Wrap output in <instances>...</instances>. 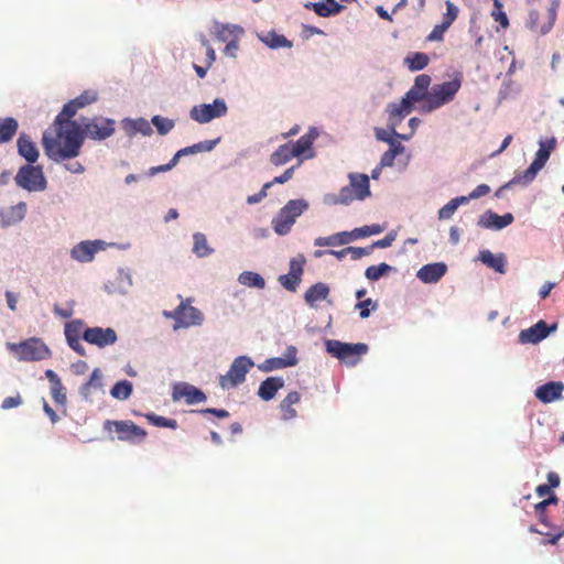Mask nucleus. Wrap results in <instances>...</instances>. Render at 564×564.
Segmentation results:
<instances>
[{
    "label": "nucleus",
    "mask_w": 564,
    "mask_h": 564,
    "mask_svg": "<svg viewBox=\"0 0 564 564\" xmlns=\"http://www.w3.org/2000/svg\"><path fill=\"white\" fill-rule=\"evenodd\" d=\"M279 281L283 285V288H285L286 290L292 291V292H294L296 290V288L299 286V284L301 282L300 279H297L295 276H291L290 273L281 275L279 278Z\"/></svg>",
    "instance_id": "6e6d98bb"
},
{
    "label": "nucleus",
    "mask_w": 564,
    "mask_h": 564,
    "mask_svg": "<svg viewBox=\"0 0 564 564\" xmlns=\"http://www.w3.org/2000/svg\"><path fill=\"white\" fill-rule=\"evenodd\" d=\"M83 339L90 345L104 348L117 341V334L115 329L110 327H90L84 330Z\"/></svg>",
    "instance_id": "2eb2a0df"
},
{
    "label": "nucleus",
    "mask_w": 564,
    "mask_h": 564,
    "mask_svg": "<svg viewBox=\"0 0 564 564\" xmlns=\"http://www.w3.org/2000/svg\"><path fill=\"white\" fill-rule=\"evenodd\" d=\"M132 393V384L128 380L117 382L110 390L115 399L127 400Z\"/></svg>",
    "instance_id": "37998d69"
},
{
    "label": "nucleus",
    "mask_w": 564,
    "mask_h": 564,
    "mask_svg": "<svg viewBox=\"0 0 564 564\" xmlns=\"http://www.w3.org/2000/svg\"><path fill=\"white\" fill-rule=\"evenodd\" d=\"M85 138L93 140H105L115 132V120L108 118H94L82 126Z\"/></svg>",
    "instance_id": "ddd939ff"
},
{
    "label": "nucleus",
    "mask_w": 564,
    "mask_h": 564,
    "mask_svg": "<svg viewBox=\"0 0 564 564\" xmlns=\"http://www.w3.org/2000/svg\"><path fill=\"white\" fill-rule=\"evenodd\" d=\"M104 429L108 432L115 431L117 438L131 444L143 442L148 435L147 431L130 420L112 421L106 420Z\"/></svg>",
    "instance_id": "39448f33"
},
{
    "label": "nucleus",
    "mask_w": 564,
    "mask_h": 564,
    "mask_svg": "<svg viewBox=\"0 0 564 564\" xmlns=\"http://www.w3.org/2000/svg\"><path fill=\"white\" fill-rule=\"evenodd\" d=\"M15 182L20 187L30 192L44 191L46 187V180L42 167L32 164L20 167L15 175Z\"/></svg>",
    "instance_id": "0eeeda50"
},
{
    "label": "nucleus",
    "mask_w": 564,
    "mask_h": 564,
    "mask_svg": "<svg viewBox=\"0 0 564 564\" xmlns=\"http://www.w3.org/2000/svg\"><path fill=\"white\" fill-rule=\"evenodd\" d=\"M448 29L443 25L442 23L441 24H436L433 30L431 31V33L426 36V40L429 42H440V41H443L444 39V34L445 32L447 31Z\"/></svg>",
    "instance_id": "13d9d810"
},
{
    "label": "nucleus",
    "mask_w": 564,
    "mask_h": 564,
    "mask_svg": "<svg viewBox=\"0 0 564 564\" xmlns=\"http://www.w3.org/2000/svg\"><path fill=\"white\" fill-rule=\"evenodd\" d=\"M404 63L408 68L412 72L421 70L425 68L430 63V57L425 53L416 52L409 54L404 58Z\"/></svg>",
    "instance_id": "e433bc0d"
},
{
    "label": "nucleus",
    "mask_w": 564,
    "mask_h": 564,
    "mask_svg": "<svg viewBox=\"0 0 564 564\" xmlns=\"http://www.w3.org/2000/svg\"><path fill=\"white\" fill-rule=\"evenodd\" d=\"M177 162H178V159L174 154V156L172 158V160L167 164H163V165H158V166L151 167L149 170V175L150 176H154L158 173L170 171L171 169H173L177 164Z\"/></svg>",
    "instance_id": "69168bd1"
},
{
    "label": "nucleus",
    "mask_w": 564,
    "mask_h": 564,
    "mask_svg": "<svg viewBox=\"0 0 564 564\" xmlns=\"http://www.w3.org/2000/svg\"><path fill=\"white\" fill-rule=\"evenodd\" d=\"M479 260L496 272L506 273L507 259L503 253L494 254L489 250H482L479 252Z\"/></svg>",
    "instance_id": "cd10ccee"
},
{
    "label": "nucleus",
    "mask_w": 564,
    "mask_h": 564,
    "mask_svg": "<svg viewBox=\"0 0 564 564\" xmlns=\"http://www.w3.org/2000/svg\"><path fill=\"white\" fill-rule=\"evenodd\" d=\"M252 367L253 361L249 357H237L232 361L228 372L225 376L220 377L219 383L221 388L230 389L242 383L246 380V375Z\"/></svg>",
    "instance_id": "6e6552de"
},
{
    "label": "nucleus",
    "mask_w": 564,
    "mask_h": 564,
    "mask_svg": "<svg viewBox=\"0 0 564 564\" xmlns=\"http://www.w3.org/2000/svg\"><path fill=\"white\" fill-rule=\"evenodd\" d=\"M514 217L511 213L500 216L492 210H486L478 219V226L486 229L501 230L511 225Z\"/></svg>",
    "instance_id": "a211bd4d"
},
{
    "label": "nucleus",
    "mask_w": 564,
    "mask_h": 564,
    "mask_svg": "<svg viewBox=\"0 0 564 564\" xmlns=\"http://www.w3.org/2000/svg\"><path fill=\"white\" fill-rule=\"evenodd\" d=\"M145 419L149 423L158 427H169L175 430L177 427V421L174 419H167L155 413L145 414Z\"/></svg>",
    "instance_id": "c03bdc74"
},
{
    "label": "nucleus",
    "mask_w": 564,
    "mask_h": 564,
    "mask_svg": "<svg viewBox=\"0 0 564 564\" xmlns=\"http://www.w3.org/2000/svg\"><path fill=\"white\" fill-rule=\"evenodd\" d=\"M349 185L355 192L357 199L362 200L370 196L369 177L366 174H349Z\"/></svg>",
    "instance_id": "7c9ffc66"
},
{
    "label": "nucleus",
    "mask_w": 564,
    "mask_h": 564,
    "mask_svg": "<svg viewBox=\"0 0 564 564\" xmlns=\"http://www.w3.org/2000/svg\"><path fill=\"white\" fill-rule=\"evenodd\" d=\"M84 322L80 319H74L65 324V337L68 346L80 356H85L86 351L84 346L80 344V337L84 334Z\"/></svg>",
    "instance_id": "f3484780"
},
{
    "label": "nucleus",
    "mask_w": 564,
    "mask_h": 564,
    "mask_svg": "<svg viewBox=\"0 0 564 564\" xmlns=\"http://www.w3.org/2000/svg\"><path fill=\"white\" fill-rule=\"evenodd\" d=\"M228 107L224 99L216 98L212 104H202L191 109V118L198 123H207L216 118L226 116Z\"/></svg>",
    "instance_id": "1a4fd4ad"
},
{
    "label": "nucleus",
    "mask_w": 564,
    "mask_h": 564,
    "mask_svg": "<svg viewBox=\"0 0 564 564\" xmlns=\"http://www.w3.org/2000/svg\"><path fill=\"white\" fill-rule=\"evenodd\" d=\"M152 123L156 128L158 132L162 135L169 133L174 128V121L161 116H154Z\"/></svg>",
    "instance_id": "49530a36"
},
{
    "label": "nucleus",
    "mask_w": 564,
    "mask_h": 564,
    "mask_svg": "<svg viewBox=\"0 0 564 564\" xmlns=\"http://www.w3.org/2000/svg\"><path fill=\"white\" fill-rule=\"evenodd\" d=\"M431 84V77L426 74H421L416 76L414 79V85L412 86L416 90H421V93H427V88Z\"/></svg>",
    "instance_id": "052dcab7"
},
{
    "label": "nucleus",
    "mask_w": 564,
    "mask_h": 564,
    "mask_svg": "<svg viewBox=\"0 0 564 564\" xmlns=\"http://www.w3.org/2000/svg\"><path fill=\"white\" fill-rule=\"evenodd\" d=\"M354 199H357V196H355V192L350 185L344 186L337 196L333 198L334 204H343L348 205Z\"/></svg>",
    "instance_id": "de8ad7c7"
},
{
    "label": "nucleus",
    "mask_w": 564,
    "mask_h": 564,
    "mask_svg": "<svg viewBox=\"0 0 564 564\" xmlns=\"http://www.w3.org/2000/svg\"><path fill=\"white\" fill-rule=\"evenodd\" d=\"M18 152L30 164H33L39 159V150L32 139L25 134L21 133L17 141Z\"/></svg>",
    "instance_id": "393cba45"
},
{
    "label": "nucleus",
    "mask_w": 564,
    "mask_h": 564,
    "mask_svg": "<svg viewBox=\"0 0 564 564\" xmlns=\"http://www.w3.org/2000/svg\"><path fill=\"white\" fill-rule=\"evenodd\" d=\"M301 400V395L297 391H292L288 393V395L280 403V411L282 419L284 421L292 420L296 417L297 413L293 408L294 404H297Z\"/></svg>",
    "instance_id": "2f4dec72"
},
{
    "label": "nucleus",
    "mask_w": 564,
    "mask_h": 564,
    "mask_svg": "<svg viewBox=\"0 0 564 564\" xmlns=\"http://www.w3.org/2000/svg\"><path fill=\"white\" fill-rule=\"evenodd\" d=\"M392 270H393V268L391 265H389L388 263L382 262V263H380L378 265H370V267H368L366 269V271H365V276L369 281H378L382 276H384L388 273H390Z\"/></svg>",
    "instance_id": "79ce46f5"
},
{
    "label": "nucleus",
    "mask_w": 564,
    "mask_h": 564,
    "mask_svg": "<svg viewBox=\"0 0 564 564\" xmlns=\"http://www.w3.org/2000/svg\"><path fill=\"white\" fill-rule=\"evenodd\" d=\"M348 254L352 260L361 259L362 257L371 253V248L368 247H347Z\"/></svg>",
    "instance_id": "680f3d73"
},
{
    "label": "nucleus",
    "mask_w": 564,
    "mask_h": 564,
    "mask_svg": "<svg viewBox=\"0 0 564 564\" xmlns=\"http://www.w3.org/2000/svg\"><path fill=\"white\" fill-rule=\"evenodd\" d=\"M262 42L271 48L292 47V42L284 35L275 32H269L265 36L261 37Z\"/></svg>",
    "instance_id": "a19ab883"
},
{
    "label": "nucleus",
    "mask_w": 564,
    "mask_h": 564,
    "mask_svg": "<svg viewBox=\"0 0 564 564\" xmlns=\"http://www.w3.org/2000/svg\"><path fill=\"white\" fill-rule=\"evenodd\" d=\"M564 383L562 381H550L536 388L534 395L542 403H552L562 398Z\"/></svg>",
    "instance_id": "5701e85b"
},
{
    "label": "nucleus",
    "mask_w": 564,
    "mask_h": 564,
    "mask_svg": "<svg viewBox=\"0 0 564 564\" xmlns=\"http://www.w3.org/2000/svg\"><path fill=\"white\" fill-rule=\"evenodd\" d=\"M101 379H102V376H101L100 370L98 368L94 369V371L91 372V375L89 377V380L86 383H84L80 388L82 395L85 399H88L94 390L100 389L102 386Z\"/></svg>",
    "instance_id": "58836bf2"
},
{
    "label": "nucleus",
    "mask_w": 564,
    "mask_h": 564,
    "mask_svg": "<svg viewBox=\"0 0 564 564\" xmlns=\"http://www.w3.org/2000/svg\"><path fill=\"white\" fill-rule=\"evenodd\" d=\"M21 404H22V398H21L20 393H17L15 395L7 397L6 399H3L2 403H1V409L10 410V409L17 408Z\"/></svg>",
    "instance_id": "774afa93"
},
{
    "label": "nucleus",
    "mask_w": 564,
    "mask_h": 564,
    "mask_svg": "<svg viewBox=\"0 0 564 564\" xmlns=\"http://www.w3.org/2000/svg\"><path fill=\"white\" fill-rule=\"evenodd\" d=\"M238 281L240 284L248 288L263 289L265 286L264 279L257 272L243 271L239 274Z\"/></svg>",
    "instance_id": "4c0bfd02"
},
{
    "label": "nucleus",
    "mask_w": 564,
    "mask_h": 564,
    "mask_svg": "<svg viewBox=\"0 0 564 564\" xmlns=\"http://www.w3.org/2000/svg\"><path fill=\"white\" fill-rule=\"evenodd\" d=\"M447 267L443 262L429 263L423 265L416 276L424 283H436L446 273Z\"/></svg>",
    "instance_id": "b1692460"
},
{
    "label": "nucleus",
    "mask_w": 564,
    "mask_h": 564,
    "mask_svg": "<svg viewBox=\"0 0 564 564\" xmlns=\"http://www.w3.org/2000/svg\"><path fill=\"white\" fill-rule=\"evenodd\" d=\"M404 150L403 145L401 143H395L394 145H391L388 151H386L380 160V165L382 167L386 166H392L394 163V159L398 154L402 153Z\"/></svg>",
    "instance_id": "a18cd8bd"
},
{
    "label": "nucleus",
    "mask_w": 564,
    "mask_h": 564,
    "mask_svg": "<svg viewBox=\"0 0 564 564\" xmlns=\"http://www.w3.org/2000/svg\"><path fill=\"white\" fill-rule=\"evenodd\" d=\"M556 328L553 325L551 328L544 321H539L533 326L523 329L519 334V340L523 344H538L549 336V334Z\"/></svg>",
    "instance_id": "6ab92c4d"
},
{
    "label": "nucleus",
    "mask_w": 564,
    "mask_h": 564,
    "mask_svg": "<svg viewBox=\"0 0 564 564\" xmlns=\"http://www.w3.org/2000/svg\"><path fill=\"white\" fill-rule=\"evenodd\" d=\"M307 208L308 203L304 199L289 200L272 219L273 230L280 236L289 234L297 217H300Z\"/></svg>",
    "instance_id": "7ed1b4c3"
},
{
    "label": "nucleus",
    "mask_w": 564,
    "mask_h": 564,
    "mask_svg": "<svg viewBox=\"0 0 564 564\" xmlns=\"http://www.w3.org/2000/svg\"><path fill=\"white\" fill-rule=\"evenodd\" d=\"M296 352V348L294 346H290L286 349L284 358H269L263 364L259 365V369L264 372H269L276 369L293 367L297 364Z\"/></svg>",
    "instance_id": "4be33fe9"
},
{
    "label": "nucleus",
    "mask_w": 564,
    "mask_h": 564,
    "mask_svg": "<svg viewBox=\"0 0 564 564\" xmlns=\"http://www.w3.org/2000/svg\"><path fill=\"white\" fill-rule=\"evenodd\" d=\"M283 386H284V381L282 378L269 377L264 381L261 382L259 390H258V395L264 401H270L275 397L276 392L281 388H283Z\"/></svg>",
    "instance_id": "bb28decb"
},
{
    "label": "nucleus",
    "mask_w": 564,
    "mask_h": 564,
    "mask_svg": "<svg viewBox=\"0 0 564 564\" xmlns=\"http://www.w3.org/2000/svg\"><path fill=\"white\" fill-rule=\"evenodd\" d=\"M305 8L313 9L317 15L326 18L339 13L343 9V6L334 4V8H330L324 2H308L305 4Z\"/></svg>",
    "instance_id": "ea45409f"
},
{
    "label": "nucleus",
    "mask_w": 564,
    "mask_h": 564,
    "mask_svg": "<svg viewBox=\"0 0 564 564\" xmlns=\"http://www.w3.org/2000/svg\"><path fill=\"white\" fill-rule=\"evenodd\" d=\"M173 401L185 399L187 404H195L206 400L205 393L196 387L188 383H180L173 388Z\"/></svg>",
    "instance_id": "aec40b11"
},
{
    "label": "nucleus",
    "mask_w": 564,
    "mask_h": 564,
    "mask_svg": "<svg viewBox=\"0 0 564 564\" xmlns=\"http://www.w3.org/2000/svg\"><path fill=\"white\" fill-rule=\"evenodd\" d=\"M25 210H26L25 203H19L18 205L12 206L10 208L11 220L13 223L22 220L24 218Z\"/></svg>",
    "instance_id": "bf43d9fd"
},
{
    "label": "nucleus",
    "mask_w": 564,
    "mask_h": 564,
    "mask_svg": "<svg viewBox=\"0 0 564 564\" xmlns=\"http://www.w3.org/2000/svg\"><path fill=\"white\" fill-rule=\"evenodd\" d=\"M134 131L140 132L144 135L152 132L150 123L145 119H138L131 122Z\"/></svg>",
    "instance_id": "338daca9"
},
{
    "label": "nucleus",
    "mask_w": 564,
    "mask_h": 564,
    "mask_svg": "<svg viewBox=\"0 0 564 564\" xmlns=\"http://www.w3.org/2000/svg\"><path fill=\"white\" fill-rule=\"evenodd\" d=\"M458 17V8L451 1H446V12L443 14L442 24L447 29L454 23Z\"/></svg>",
    "instance_id": "8fccbe9b"
},
{
    "label": "nucleus",
    "mask_w": 564,
    "mask_h": 564,
    "mask_svg": "<svg viewBox=\"0 0 564 564\" xmlns=\"http://www.w3.org/2000/svg\"><path fill=\"white\" fill-rule=\"evenodd\" d=\"M294 171H295V166H291V167L286 169L281 175L275 176L272 181L267 182L265 184H271V187L274 184H284L293 177Z\"/></svg>",
    "instance_id": "0e129e2a"
},
{
    "label": "nucleus",
    "mask_w": 564,
    "mask_h": 564,
    "mask_svg": "<svg viewBox=\"0 0 564 564\" xmlns=\"http://www.w3.org/2000/svg\"><path fill=\"white\" fill-rule=\"evenodd\" d=\"M552 488L547 484H541L536 487L535 492L539 497L549 496L546 499L534 505V512L539 521L547 528H552L547 514H545V508L551 505H557L558 498L552 494Z\"/></svg>",
    "instance_id": "dca6fc26"
},
{
    "label": "nucleus",
    "mask_w": 564,
    "mask_h": 564,
    "mask_svg": "<svg viewBox=\"0 0 564 564\" xmlns=\"http://www.w3.org/2000/svg\"><path fill=\"white\" fill-rule=\"evenodd\" d=\"M381 231H382V228L379 225L364 226V227L355 229L357 239L362 238V237H368L371 235H377V234H380Z\"/></svg>",
    "instance_id": "4d7b16f0"
},
{
    "label": "nucleus",
    "mask_w": 564,
    "mask_h": 564,
    "mask_svg": "<svg viewBox=\"0 0 564 564\" xmlns=\"http://www.w3.org/2000/svg\"><path fill=\"white\" fill-rule=\"evenodd\" d=\"M217 142H218L217 140H207V141L198 142L194 145L186 147V148L178 150L175 153V155L180 160V158L183 155L195 154L198 152H209L215 148Z\"/></svg>",
    "instance_id": "c9c22d12"
},
{
    "label": "nucleus",
    "mask_w": 564,
    "mask_h": 564,
    "mask_svg": "<svg viewBox=\"0 0 564 564\" xmlns=\"http://www.w3.org/2000/svg\"><path fill=\"white\" fill-rule=\"evenodd\" d=\"M55 124L58 126L55 137L46 132L43 134L42 144L45 154L55 162L76 158L84 143L82 124L73 120Z\"/></svg>",
    "instance_id": "f257e3e1"
},
{
    "label": "nucleus",
    "mask_w": 564,
    "mask_h": 564,
    "mask_svg": "<svg viewBox=\"0 0 564 564\" xmlns=\"http://www.w3.org/2000/svg\"><path fill=\"white\" fill-rule=\"evenodd\" d=\"M318 132L315 128H311L307 133L303 134L296 142H286L281 144L271 155L270 162L274 166H281L290 162L293 158H300L312 150V145Z\"/></svg>",
    "instance_id": "f03ea898"
},
{
    "label": "nucleus",
    "mask_w": 564,
    "mask_h": 564,
    "mask_svg": "<svg viewBox=\"0 0 564 564\" xmlns=\"http://www.w3.org/2000/svg\"><path fill=\"white\" fill-rule=\"evenodd\" d=\"M443 105L437 100L435 96L430 91L425 98L422 100L420 110L424 113H429L434 111L435 109H438Z\"/></svg>",
    "instance_id": "3c124183"
},
{
    "label": "nucleus",
    "mask_w": 564,
    "mask_h": 564,
    "mask_svg": "<svg viewBox=\"0 0 564 564\" xmlns=\"http://www.w3.org/2000/svg\"><path fill=\"white\" fill-rule=\"evenodd\" d=\"M21 360H43L48 357L47 346L39 338H30L20 344L11 345Z\"/></svg>",
    "instance_id": "9b49d317"
},
{
    "label": "nucleus",
    "mask_w": 564,
    "mask_h": 564,
    "mask_svg": "<svg viewBox=\"0 0 564 564\" xmlns=\"http://www.w3.org/2000/svg\"><path fill=\"white\" fill-rule=\"evenodd\" d=\"M305 258L303 256H299L297 258H293L290 261V274L291 276H295L301 280V276L304 271Z\"/></svg>",
    "instance_id": "864d4df0"
},
{
    "label": "nucleus",
    "mask_w": 564,
    "mask_h": 564,
    "mask_svg": "<svg viewBox=\"0 0 564 564\" xmlns=\"http://www.w3.org/2000/svg\"><path fill=\"white\" fill-rule=\"evenodd\" d=\"M243 33V29L235 24H219L215 25V34L221 42H228L231 39H239Z\"/></svg>",
    "instance_id": "473e14b6"
},
{
    "label": "nucleus",
    "mask_w": 564,
    "mask_h": 564,
    "mask_svg": "<svg viewBox=\"0 0 564 564\" xmlns=\"http://www.w3.org/2000/svg\"><path fill=\"white\" fill-rule=\"evenodd\" d=\"M539 150L535 153V158L530 166L523 171L521 174L522 180L524 181V186L530 184L538 173L544 167L547 160L550 159L551 153L556 148V139L554 137L545 140L539 141Z\"/></svg>",
    "instance_id": "423d86ee"
},
{
    "label": "nucleus",
    "mask_w": 564,
    "mask_h": 564,
    "mask_svg": "<svg viewBox=\"0 0 564 564\" xmlns=\"http://www.w3.org/2000/svg\"><path fill=\"white\" fill-rule=\"evenodd\" d=\"M167 318L176 322L175 329L178 327H189L200 325L203 322V314L199 310L188 304V301H182L181 304L173 312H164Z\"/></svg>",
    "instance_id": "9d476101"
},
{
    "label": "nucleus",
    "mask_w": 564,
    "mask_h": 564,
    "mask_svg": "<svg viewBox=\"0 0 564 564\" xmlns=\"http://www.w3.org/2000/svg\"><path fill=\"white\" fill-rule=\"evenodd\" d=\"M97 100L98 94L96 90L88 89L83 91L78 97L64 105L62 111L56 116L54 123L72 120L79 109L85 108Z\"/></svg>",
    "instance_id": "f8f14e48"
},
{
    "label": "nucleus",
    "mask_w": 564,
    "mask_h": 564,
    "mask_svg": "<svg viewBox=\"0 0 564 564\" xmlns=\"http://www.w3.org/2000/svg\"><path fill=\"white\" fill-rule=\"evenodd\" d=\"M412 108L402 98L400 102L389 104L387 112L389 115V123L392 128V133L395 134V126L399 124L403 118L411 112Z\"/></svg>",
    "instance_id": "a878e982"
},
{
    "label": "nucleus",
    "mask_w": 564,
    "mask_h": 564,
    "mask_svg": "<svg viewBox=\"0 0 564 564\" xmlns=\"http://www.w3.org/2000/svg\"><path fill=\"white\" fill-rule=\"evenodd\" d=\"M193 252L198 258H205L214 252V249L208 246L207 238L202 232H195L193 235Z\"/></svg>",
    "instance_id": "f704fd0d"
},
{
    "label": "nucleus",
    "mask_w": 564,
    "mask_h": 564,
    "mask_svg": "<svg viewBox=\"0 0 564 564\" xmlns=\"http://www.w3.org/2000/svg\"><path fill=\"white\" fill-rule=\"evenodd\" d=\"M19 128L18 121L12 117L0 118V144L13 139Z\"/></svg>",
    "instance_id": "72a5a7b5"
},
{
    "label": "nucleus",
    "mask_w": 564,
    "mask_h": 564,
    "mask_svg": "<svg viewBox=\"0 0 564 564\" xmlns=\"http://www.w3.org/2000/svg\"><path fill=\"white\" fill-rule=\"evenodd\" d=\"M557 8H558V0H554L547 10L545 22H541L539 11L531 10L529 12V17H528V21H527L528 28L531 31L536 32L541 35L546 34L547 32L551 31V29L553 28V25L556 21Z\"/></svg>",
    "instance_id": "4468645a"
},
{
    "label": "nucleus",
    "mask_w": 564,
    "mask_h": 564,
    "mask_svg": "<svg viewBox=\"0 0 564 564\" xmlns=\"http://www.w3.org/2000/svg\"><path fill=\"white\" fill-rule=\"evenodd\" d=\"M325 346L328 354L350 367L356 366L369 350L364 343L347 344L336 339L326 340Z\"/></svg>",
    "instance_id": "20e7f679"
},
{
    "label": "nucleus",
    "mask_w": 564,
    "mask_h": 564,
    "mask_svg": "<svg viewBox=\"0 0 564 564\" xmlns=\"http://www.w3.org/2000/svg\"><path fill=\"white\" fill-rule=\"evenodd\" d=\"M462 86V78L455 77L453 80L445 82L432 87L431 93L437 98V100L445 105L452 101Z\"/></svg>",
    "instance_id": "412c9836"
},
{
    "label": "nucleus",
    "mask_w": 564,
    "mask_h": 564,
    "mask_svg": "<svg viewBox=\"0 0 564 564\" xmlns=\"http://www.w3.org/2000/svg\"><path fill=\"white\" fill-rule=\"evenodd\" d=\"M51 395L57 404L65 405L66 392L62 381L51 384Z\"/></svg>",
    "instance_id": "603ef678"
},
{
    "label": "nucleus",
    "mask_w": 564,
    "mask_h": 564,
    "mask_svg": "<svg viewBox=\"0 0 564 564\" xmlns=\"http://www.w3.org/2000/svg\"><path fill=\"white\" fill-rule=\"evenodd\" d=\"M495 10L491 12V17L498 22L501 28L507 29L509 26V20L507 14L502 10V3L500 0H492Z\"/></svg>",
    "instance_id": "09e8293b"
},
{
    "label": "nucleus",
    "mask_w": 564,
    "mask_h": 564,
    "mask_svg": "<svg viewBox=\"0 0 564 564\" xmlns=\"http://www.w3.org/2000/svg\"><path fill=\"white\" fill-rule=\"evenodd\" d=\"M456 210H457V206L451 199L447 204H445L438 210V219H441V220L449 219L455 214Z\"/></svg>",
    "instance_id": "e2e57ef3"
},
{
    "label": "nucleus",
    "mask_w": 564,
    "mask_h": 564,
    "mask_svg": "<svg viewBox=\"0 0 564 564\" xmlns=\"http://www.w3.org/2000/svg\"><path fill=\"white\" fill-rule=\"evenodd\" d=\"M328 295H329L328 285L323 282H317L306 290V292L304 294V300H305V303L310 307H316V303L318 301L326 300L328 297Z\"/></svg>",
    "instance_id": "c85d7f7f"
},
{
    "label": "nucleus",
    "mask_w": 564,
    "mask_h": 564,
    "mask_svg": "<svg viewBox=\"0 0 564 564\" xmlns=\"http://www.w3.org/2000/svg\"><path fill=\"white\" fill-rule=\"evenodd\" d=\"M427 94L429 93H421V90H416L415 88L411 87L410 90L403 97V99L412 108L414 102L422 101Z\"/></svg>",
    "instance_id": "5fc2aeb1"
},
{
    "label": "nucleus",
    "mask_w": 564,
    "mask_h": 564,
    "mask_svg": "<svg viewBox=\"0 0 564 564\" xmlns=\"http://www.w3.org/2000/svg\"><path fill=\"white\" fill-rule=\"evenodd\" d=\"M97 250V242L82 241L72 249L70 254L77 261L89 262L94 259Z\"/></svg>",
    "instance_id": "c756f323"
}]
</instances>
